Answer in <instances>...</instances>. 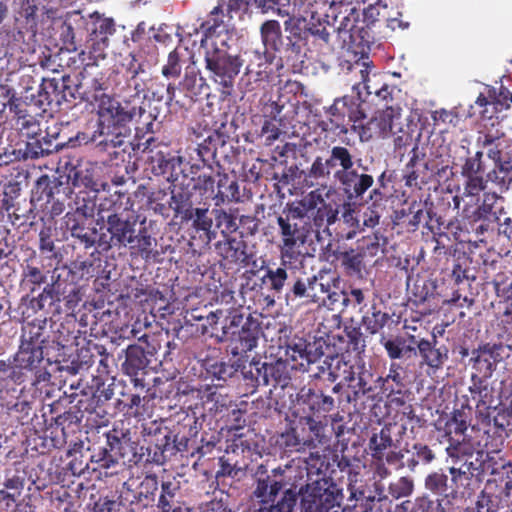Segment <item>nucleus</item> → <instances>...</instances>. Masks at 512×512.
I'll use <instances>...</instances> for the list:
<instances>
[{
	"mask_svg": "<svg viewBox=\"0 0 512 512\" xmlns=\"http://www.w3.org/2000/svg\"><path fill=\"white\" fill-rule=\"evenodd\" d=\"M210 205L207 202L201 203L191 211L192 227L196 231H203L206 234L211 232L213 219L209 216Z\"/></svg>",
	"mask_w": 512,
	"mask_h": 512,
	"instance_id": "62",
	"label": "nucleus"
},
{
	"mask_svg": "<svg viewBox=\"0 0 512 512\" xmlns=\"http://www.w3.org/2000/svg\"><path fill=\"white\" fill-rule=\"evenodd\" d=\"M255 371L257 372L256 383L258 385H272L274 388L278 386L284 388L291 380L289 364L282 359L271 363L265 362L261 365L257 362Z\"/></svg>",
	"mask_w": 512,
	"mask_h": 512,
	"instance_id": "27",
	"label": "nucleus"
},
{
	"mask_svg": "<svg viewBox=\"0 0 512 512\" xmlns=\"http://www.w3.org/2000/svg\"><path fill=\"white\" fill-rule=\"evenodd\" d=\"M343 490L332 479L322 478L307 486L300 512H340Z\"/></svg>",
	"mask_w": 512,
	"mask_h": 512,
	"instance_id": "10",
	"label": "nucleus"
},
{
	"mask_svg": "<svg viewBox=\"0 0 512 512\" xmlns=\"http://www.w3.org/2000/svg\"><path fill=\"white\" fill-rule=\"evenodd\" d=\"M400 117V108L386 106L385 109L378 111L366 123H360L358 135L362 142L370 141L373 138H386L392 133L395 118Z\"/></svg>",
	"mask_w": 512,
	"mask_h": 512,
	"instance_id": "17",
	"label": "nucleus"
},
{
	"mask_svg": "<svg viewBox=\"0 0 512 512\" xmlns=\"http://www.w3.org/2000/svg\"><path fill=\"white\" fill-rule=\"evenodd\" d=\"M190 392L192 397L197 400L195 410H201L199 411L201 417H214L223 412L231 402L227 395L218 391L216 386L202 385L198 388H191Z\"/></svg>",
	"mask_w": 512,
	"mask_h": 512,
	"instance_id": "20",
	"label": "nucleus"
},
{
	"mask_svg": "<svg viewBox=\"0 0 512 512\" xmlns=\"http://www.w3.org/2000/svg\"><path fill=\"white\" fill-rule=\"evenodd\" d=\"M144 113L141 106H131L128 102L121 104L112 97H103L98 105L97 129L91 135L78 133L77 139L85 144L94 143L101 152L116 155L114 149L124 146L130 136L127 124Z\"/></svg>",
	"mask_w": 512,
	"mask_h": 512,
	"instance_id": "2",
	"label": "nucleus"
},
{
	"mask_svg": "<svg viewBox=\"0 0 512 512\" xmlns=\"http://www.w3.org/2000/svg\"><path fill=\"white\" fill-rule=\"evenodd\" d=\"M387 244V239L382 234L376 232L372 235L363 237L357 242L356 248L363 255L365 260L369 262L376 257L380 252L384 251Z\"/></svg>",
	"mask_w": 512,
	"mask_h": 512,
	"instance_id": "48",
	"label": "nucleus"
},
{
	"mask_svg": "<svg viewBox=\"0 0 512 512\" xmlns=\"http://www.w3.org/2000/svg\"><path fill=\"white\" fill-rule=\"evenodd\" d=\"M86 30L92 41L108 45L109 37L116 31L115 21L113 18L105 17L103 14L95 11L88 16Z\"/></svg>",
	"mask_w": 512,
	"mask_h": 512,
	"instance_id": "34",
	"label": "nucleus"
},
{
	"mask_svg": "<svg viewBox=\"0 0 512 512\" xmlns=\"http://www.w3.org/2000/svg\"><path fill=\"white\" fill-rule=\"evenodd\" d=\"M128 63L122 64L124 69L123 76L126 79V87L133 91L132 96H140L145 91H150L151 87L148 86L150 75L145 70V65L140 62L134 54H129Z\"/></svg>",
	"mask_w": 512,
	"mask_h": 512,
	"instance_id": "29",
	"label": "nucleus"
},
{
	"mask_svg": "<svg viewBox=\"0 0 512 512\" xmlns=\"http://www.w3.org/2000/svg\"><path fill=\"white\" fill-rule=\"evenodd\" d=\"M345 13L339 21L337 32L343 41L358 45H368L374 41V34H371L361 22L360 10L355 7L345 6Z\"/></svg>",
	"mask_w": 512,
	"mask_h": 512,
	"instance_id": "19",
	"label": "nucleus"
},
{
	"mask_svg": "<svg viewBox=\"0 0 512 512\" xmlns=\"http://www.w3.org/2000/svg\"><path fill=\"white\" fill-rule=\"evenodd\" d=\"M79 413L80 411L78 410L70 409L54 418L55 429H60L64 438H66L68 434L74 433L78 428L81 422Z\"/></svg>",
	"mask_w": 512,
	"mask_h": 512,
	"instance_id": "63",
	"label": "nucleus"
},
{
	"mask_svg": "<svg viewBox=\"0 0 512 512\" xmlns=\"http://www.w3.org/2000/svg\"><path fill=\"white\" fill-rule=\"evenodd\" d=\"M78 86L81 99L86 101H100L109 97L103 91L107 89L104 75L98 71L97 65H86L78 75Z\"/></svg>",
	"mask_w": 512,
	"mask_h": 512,
	"instance_id": "24",
	"label": "nucleus"
},
{
	"mask_svg": "<svg viewBox=\"0 0 512 512\" xmlns=\"http://www.w3.org/2000/svg\"><path fill=\"white\" fill-rule=\"evenodd\" d=\"M337 260L340 261L344 273L349 277H362V273L366 269L367 261L356 247L340 251Z\"/></svg>",
	"mask_w": 512,
	"mask_h": 512,
	"instance_id": "40",
	"label": "nucleus"
},
{
	"mask_svg": "<svg viewBox=\"0 0 512 512\" xmlns=\"http://www.w3.org/2000/svg\"><path fill=\"white\" fill-rule=\"evenodd\" d=\"M387 5L382 4L381 0H375L374 2H368V7L363 9L361 15V22L365 29H367L371 34H373V28L376 27V24L381 20H385L387 18L386 15Z\"/></svg>",
	"mask_w": 512,
	"mask_h": 512,
	"instance_id": "51",
	"label": "nucleus"
},
{
	"mask_svg": "<svg viewBox=\"0 0 512 512\" xmlns=\"http://www.w3.org/2000/svg\"><path fill=\"white\" fill-rule=\"evenodd\" d=\"M277 225L282 241L279 246L280 259L298 258L301 255L298 249L307 243L312 230L310 223L305 220L304 209L287 203L277 216Z\"/></svg>",
	"mask_w": 512,
	"mask_h": 512,
	"instance_id": "5",
	"label": "nucleus"
},
{
	"mask_svg": "<svg viewBox=\"0 0 512 512\" xmlns=\"http://www.w3.org/2000/svg\"><path fill=\"white\" fill-rule=\"evenodd\" d=\"M327 153L326 158L318 156L311 164L305 178L308 186H314V180L329 179L331 175L337 181L357 165L355 155L345 146H333Z\"/></svg>",
	"mask_w": 512,
	"mask_h": 512,
	"instance_id": "9",
	"label": "nucleus"
},
{
	"mask_svg": "<svg viewBox=\"0 0 512 512\" xmlns=\"http://www.w3.org/2000/svg\"><path fill=\"white\" fill-rule=\"evenodd\" d=\"M484 444L480 450L477 451V455L481 458L482 462L485 463L492 459L491 455L501 452L504 445V438L502 433L497 430L491 432L487 430L483 436Z\"/></svg>",
	"mask_w": 512,
	"mask_h": 512,
	"instance_id": "53",
	"label": "nucleus"
},
{
	"mask_svg": "<svg viewBox=\"0 0 512 512\" xmlns=\"http://www.w3.org/2000/svg\"><path fill=\"white\" fill-rule=\"evenodd\" d=\"M448 504L442 499L433 500L428 495H421L414 499L409 512H452Z\"/></svg>",
	"mask_w": 512,
	"mask_h": 512,
	"instance_id": "64",
	"label": "nucleus"
},
{
	"mask_svg": "<svg viewBox=\"0 0 512 512\" xmlns=\"http://www.w3.org/2000/svg\"><path fill=\"white\" fill-rule=\"evenodd\" d=\"M158 489V477L155 474L146 475L138 486V501L142 503L144 507L153 506Z\"/></svg>",
	"mask_w": 512,
	"mask_h": 512,
	"instance_id": "56",
	"label": "nucleus"
},
{
	"mask_svg": "<svg viewBox=\"0 0 512 512\" xmlns=\"http://www.w3.org/2000/svg\"><path fill=\"white\" fill-rule=\"evenodd\" d=\"M214 172L217 177V192L212 197L215 206H221L226 201H238L240 199L238 182L230 178L223 166H218Z\"/></svg>",
	"mask_w": 512,
	"mask_h": 512,
	"instance_id": "37",
	"label": "nucleus"
},
{
	"mask_svg": "<svg viewBox=\"0 0 512 512\" xmlns=\"http://www.w3.org/2000/svg\"><path fill=\"white\" fill-rule=\"evenodd\" d=\"M412 457L407 458L406 468L414 472L419 464L429 465L432 463L436 456L433 450L426 444L415 443L412 446Z\"/></svg>",
	"mask_w": 512,
	"mask_h": 512,
	"instance_id": "59",
	"label": "nucleus"
},
{
	"mask_svg": "<svg viewBox=\"0 0 512 512\" xmlns=\"http://www.w3.org/2000/svg\"><path fill=\"white\" fill-rule=\"evenodd\" d=\"M238 212L237 208H215L212 210L216 226L221 230V233L225 236L233 234L239 230L238 224Z\"/></svg>",
	"mask_w": 512,
	"mask_h": 512,
	"instance_id": "47",
	"label": "nucleus"
},
{
	"mask_svg": "<svg viewBox=\"0 0 512 512\" xmlns=\"http://www.w3.org/2000/svg\"><path fill=\"white\" fill-rule=\"evenodd\" d=\"M255 60H250L246 66V75H255V81H262L269 77V71L267 70L271 64L272 55L268 52L260 53L254 51Z\"/></svg>",
	"mask_w": 512,
	"mask_h": 512,
	"instance_id": "54",
	"label": "nucleus"
},
{
	"mask_svg": "<svg viewBox=\"0 0 512 512\" xmlns=\"http://www.w3.org/2000/svg\"><path fill=\"white\" fill-rule=\"evenodd\" d=\"M207 126L206 124L202 128L201 123H197L191 127V134L196 140L204 137L195 149L200 163H194L191 166V172L194 174L204 169L213 172L218 166H222L217 154L219 149L226 148L228 136L218 129H208Z\"/></svg>",
	"mask_w": 512,
	"mask_h": 512,
	"instance_id": "11",
	"label": "nucleus"
},
{
	"mask_svg": "<svg viewBox=\"0 0 512 512\" xmlns=\"http://www.w3.org/2000/svg\"><path fill=\"white\" fill-rule=\"evenodd\" d=\"M262 43L265 52L278 51L282 45V32L278 21H265L260 28Z\"/></svg>",
	"mask_w": 512,
	"mask_h": 512,
	"instance_id": "46",
	"label": "nucleus"
},
{
	"mask_svg": "<svg viewBox=\"0 0 512 512\" xmlns=\"http://www.w3.org/2000/svg\"><path fill=\"white\" fill-rule=\"evenodd\" d=\"M43 360V346L20 345L15 362L26 370H33Z\"/></svg>",
	"mask_w": 512,
	"mask_h": 512,
	"instance_id": "49",
	"label": "nucleus"
},
{
	"mask_svg": "<svg viewBox=\"0 0 512 512\" xmlns=\"http://www.w3.org/2000/svg\"><path fill=\"white\" fill-rule=\"evenodd\" d=\"M299 206L305 211V220L311 221L315 227L317 237L320 230L328 231V228L338 219V209L333 204L327 203L317 191L309 193Z\"/></svg>",
	"mask_w": 512,
	"mask_h": 512,
	"instance_id": "14",
	"label": "nucleus"
},
{
	"mask_svg": "<svg viewBox=\"0 0 512 512\" xmlns=\"http://www.w3.org/2000/svg\"><path fill=\"white\" fill-rule=\"evenodd\" d=\"M152 163V170L157 175L169 174L173 176L176 164L180 163V158L165 154L159 150L155 155L150 157Z\"/></svg>",
	"mask_w": 512,
	"mask_h": 512,
	"instance_id": "61",
	"label": "nucleus"
},
{
	"mask_svg": "<svg viewBox=\"0 0 512 512\" xmlns=\"http://www.w3.org/2000/svg\"><path fill=\"white\" fill-rule=\"evenodd\" d=\"M361 324L371 335L377 334L390 319L388 313L381 311L376 303H373L367 310L363 311Z\"/></svg>",
	"mask_w": 512,
	"mask_h": 512,
	"instance_id": "44",
	"label": "nucleus"
},
{
	"mask_svg": "<svg viewBox=\"0 0 512 512\" xmlns=\"http://www.w3.org/2000/svg\"><path fill=\"white\" fill-rule=\"evenodd\" d=\"M350 498L355 499V512H371L376 506V497L371 493L366 494L364 489L356 486V484H348Z\"/></svg>",
	"mask_w": 512,
	"mask_h": 512,
	"instance_id": "60",
	"label": "nucleus"
},
{
	"mask_svg": "<svg viewBox=\"0 0 512 512\" xmlns=\"http://www.w3.org/2000/svg\"><path fill=\"white\" fill-rule=\"evenodd\" d=\"M261 332L260 322L249 315L244 319L240 309H231L225 316L219 342H228L234 356L246 354L257 347Z\"/></svg>",
	"mask_w": 512,
	"mask_h": 512,
	"instance_id": "6",
	"label": "nucleus"
},
{
	"mask_svg": "<svg viewBox=\"0 0 512 512\" xmlns=\"http://www.w3.org/2000/svg\"><path fill=\"white\" fill-rule=\"evenodd\" d=\"M152 362L145 355V352L140 346L134 344L128 345L125 349V360L122 363V371L127 376L131 377L134 385L144 387L143 379L139 378V375L144 374L145 370Z\"/></svg>",
	"mask_w": 512,
	"mask_h": 512,
	"instance_id": "30",
	"label": "nucleus"
},
{
	"mask_svg": "<svg viewBox=\"0 0 512 512\" xmlns=\"http://www.w3.org/2000/svg\"><path fill=\"white\" fill-rule=\"evenodd\" d=\"M297 259L298 258L280 259L281 263L278 267L270 265L262 267L265 274L262 276L261 282L273 293V295L282 294L285 286L288 287V283L290 282V271H294L291 267L292 260Z\"/></svg>",
	"mask_w": 512,
	"mask_h": 512,
	"instance_id": "31",
	"label": "nucleus"
},
{
	"mask_svg": "<svg viewBox=\"0 0 512 512\" xmlns=\"http://www.w3.org/2000/svg\"><path fill=\"white\" fill-rule=\"evenodd\" d=\"M71 188L75 191L87 190L92 193L98 192V183L94 178V170L89 167H83L81 165L73 167L69 170L67 175V182Z\"/></svg>",
	"mask_w": 512,
	"mask_h": 512,
	"instance_id": "39",
	"label": "nucleus"
},
{
	"mask_svg": "<svg viewBox=\"0 0 512 512\" xmlns=\"http://www.w3.org/2000/svg\"><path fill=\"white\" fill-rule=\"evenodd\" d=\"M405 374V369L400 363L392 362L389 366L387 376L377 377L379 393L384 394L387 397L403 394L406 388Z\"/></svg>",
	"mask_w": 512,
	"mask_h": 512,
	"instance_id": "35",
	"label": "nucleus"
},
{
	"mask_svg": "<svg viewBox=\"0 0 512 512\" xmlns=\"http://www.w3.org/2000/svg\"><path fill=\"white\" fill-rule=\"evenodd\" d=\"M371 172L372 169L363 165L362 160L357 158V165L346 171V174L336 182L340 185L348 200L362 199L375 183V178Z\"/></svg>",
	"mask_w": 512,
	"mask_h": 512,
	"instance_id": "16",
	"label": "nucleus"
},
{
	"mask_svg": "<svg viewBox=\"0 0 512 512\" xmlns=\"http://www.w3.org/2000/svg\"><path fill=\"white\" fill-rule=\"evenodd\" d=\"M201 203L192 189L179 188L172 191L169 206L175 212L176 217L188 222L191 218V211Z\"/></svg>",
	"mask_w": 512,
	"mask_h": 512,
	"instance_id": "36",
	"label": "nucleus"
},
{
	"mask_svg": "<svg viewBox=\"0 0 512 512\" xmlns=\"http://www.w3.org/2000/svg\"><path fill=\"white\" fill-rule=\"evenodd\" d=\"M464 212L463 225L465 229L468 232H473L478 241L484 242L486 234L494 231L496 221L499 218L472 217V215H468L467 210Z\"/></svg>",
	"mask_w": 512,
	"mask_h": 512,
	"instance_id": "43",
	"label": "nucleus"
},
{
	"mask_svg": "<svg viewBox=\"0 0 512 512\" xmlns=\"http://www.w3.org/2000/svg\"><path fill=\"white\" fill-rule=\"evenodd\" d=\"M329 116L321 120L318 127L322 132H333L337 135H347L349 124L351 129L357 133L360 123L366 118L360 98L350 95L335 98L332 105L325 109Z\"/></svg>",
	"mask_w": 512,
	"mask_h": 512,
	"instance_id": "7",
	"label": "nucleus"
},
{
	"mask_svg": "<svg viewBox=\"0 0 512 512\" xmlns=\"http://www.w3.org/2000/svg\"><path fill=\"white\" fill-rule=\"evenodd\" d=\"M61 78H43L38 90V103L40 106H61L64 96L61 95Z\"/></svg>",
	"mask_w": 512,
	"mask_h": 512,
	"instance_id": "42",
	"label": "nucleus"
},
{
	"mask_svg": "<svg viewBox=\"0 0 512 512\" xmlns=\"http://www.w3.org/2000/svg\"><path fill=\"white\" fill-rule=\"evenodd\" d=\"M72 195L73 189L68 184L42 176L32 192L31 203L34 208L41 209L46 217L53 220L65 211Z\"/></svg>",
	"mask_w": 512,
	"mask_h": 512,
	"instance_id": "8",
	"label": "nucleus"
},
{
	"mask_svg": "<svg viewBox=\"0 0 512 512\" xmlns=\"http://www.w3.org/2000/svg\"><path fill=\"white\" fill-rule=\"evenodd\" d=\"M256 486L253 495L261 504V512H270L272 509H278L277 512H297V503L299 495L301 499L307 491V486L314 482L301 487L299 492L295 489L288 488L281 495L280 492L284 488V479H276L273 475H269L267 466L261 464L255 472Z\"/></svg>",
	"mask_w": 512,
	"mask_h": 512,
	"instance_id": "4",
	"label": "nucleus"
},
{
	"mask_svg": "<svg viewBox=\"0 0 512 512\" xmlns=\"http://www.w3.org/2000/svg\"><path fill=\"white\" fill-rule=\"evenodd\" d=\"M180 86L191 100H197L204 90H208L204 78L200 75L199 69L193 64L185 68V75Z\"/></svg>",
	"mask_w": 512,
	"mask_h": 512,
	"instance_id": "41",
	"label": "nucleus"
},
{
	"mask_svg": "<svg viewBox=\"0 0 512 512\" xmlns=\"http://www.w3.org/2000/svg\"><path fill=\"white\" fill-rule=\"evenodd\" d=\"M330 361L332 370V383L336 382L338 379H341L348 385L349 382L353 381V373H355L354 363L345 360L343 355L339 354H333L330 356Z\"/></svg>",
	"mask_w": 512,
	"mask_h": 512,
	"instance_id": "55",
	"label": "nucleus"
},
{
	"mask_svg": "<svg viewBox=\"0 0 512 512\" xmlns=\"http://www.w3.org/2000/svg\"><path fill=\"white\" fill-rule=\"evenodd\" d=\"M489 159L493 161V168L487 172V179L501 189H508L512 183V156L510 152H503L502 142L488 150Z\"/></svg>",
	"mask_w": 512,
	"mask_h": 512,
	"instance_id": "23",
	"label": "nucleus"
},
{
	"mask_svg": "<svg viewBox=\"0 0 512 512\" xmlns=\"http://www.w3.org/2000/svg\"><path fill=\"white\" fill-rule=\"evenodd\" d=\"M318 272L308 275L305 271H290V282L285 292L287 301H300L302 305L318 304L323 293L327 292L328 282Z\"/></svg>",
	"mask_w": 512,
	"mask_h": 512,
	"instance_id": "12",
	"label": "nucleus"
},
{
	"mask_svg": "<svg viewBox=\"0 0 512 512\" xmlns=\"http://www.w3.org/2000/svg\"><path fill=\"white\" fill-rule=\"evenodd\" d=\"M143 434L151 437L147 447V461L162 465L166 462L168 456L175 455L181 451V448L172 440L171 432L167 427H163L156 421L143 426Z\"/></svg>",
	"mask_w": 512,
	"mask_h": 512,
	"instance_id": "13",
	"label": "nucleus"
},
{
	"mask_svg": "<svg viewBox=\"0 0 512 512\" xmlns=\"http://www.w3.org/2000/svg\"><path fill=\"white\" fill-rule=\"evenodd\" d=\"M354 371V379L348 384V387L352 390L354 400L376 391L379 392L377 377H375L371 368L366 367L363 361L354 362Z\"/></svg>",
	"mask_w": 512,
	"mask_h": 512,
	"instance_id": "32",
	"label": "nucleus"
},
{
	"mask_svg": "<svg viewBox=\"0 0 512 512\" xmlns=\"http://www.w3.org/2000/svg\"><path fill=\"white\" fill-rule=\"evenodd\" d=\"M105 222L106 232L99 234L97 246L102 251L113 247H129L136 254L148 259L156 242L145 226L146 218L140 220L139 214L123 218H110Z\"/></svg>",
	"mask_w": 512,
	"mask_h": 512,
	"instance_id": "3",
	"label": "nucleus"
},
{
	"mask_svg": "<svg viewBox=\"0 0 512 512\" xmlns=\"http://www.w3.org/2000/svg\"><path fill=\"white\" fill-rule=\"evenodd\" d=\"M393 439L391 431L388 427L381 428L379 433H374L369 440V449L374 459L382 461L385 451L392 447Z\"/></svg>",
	"mask_w": 512,
	"mask_h": 512,
	"instance_id": "52",
	"label": "nucleus"
},
{
	"mask_svg": "<svg viewBox=\"0 0 512 512\" xmlns=\"http://www.w3.org/2000/svg\"><path fill=\"white\" fill-rule=\"evenodd\" d=\"M448 353V348L443 344H439L435 334H432L429 339L419 337L417 357L420 358V365L427 366L433 373L443 368L448 360Z\"/></svg>",
	"mask_w": 512,
	"mask_h": 512,
	"instance_id": "22",
	"label": "nucleus"
},
{
	"mask_svg": "<svg viewBox=\"0 0 512 512\" xmlns=\"http://www.w3.org/2000/svg\"><path fill=\"white\" fill-rule=\"evenodd\" d=\"M504 345L502 343H484L472 351V367L484 378H490L497 364L503 360Z\"/></svg>",
	"mask_w": 512,
	"mask_h": 512,
	"instance_id": "21",
	"label": "nucleus"
},
{
	"mask_svg": "<svg viewBox=\"0 0 512 512\" xmlns=\"http://www.w3.org/2000/svg\"><path fill=\"white\" fill-rule=\"evenodd\" d=\"M240 367L241 364L238 362L226 363L223 361H214L208 364L206 370L213 379L226 382L228 379L238 377Z\"/></svg>",
	"mask_w": 512,
	"mask_h": 512,
	"instance_id": "58",
	"label": "nucleus"
},
{
	"mask_svg": "<svg viewBox=\"0 0 512 512\" xmlns=\"http://www.w3.org/2000/svg\"><path fill=\"white\" fill-rule=\"evenodd\" d=\"M219 248L223 258L231 264L245 268L254 262V254L249 251L248 244L242 239H227Z\"/></svg>",
	"mask_w": 512,
	"mask_h": 512,
	"instance_id": "33",
	"label": "nucleus"
},
{
	"mask_svg": "<svg viewBox=\"0 0 512 512\" xmlns=\"http://www.w3.org/2000/svg\"><path fill=\"white\" fill-rule=\"evenodd\" d=\"M134 201L127 192L115 191L102 199L98 206V216L102 221L110 218H123L137 214L133 209Z\"/></svg>",
	"mask_w": 512,
	"mask_h": 512,
	"instance_id": "26",
	"label": "nucleus"
},
{
	"mask_svg": "<svg viewBox=\"0 0 512 512\" xmlns=\"http://www.w3.org/2000/svg\"><path fill=\"white\" fill-rule=\"evenodd\" d=\"M411 157L404 169L405 184L408 187H418L427 183V169L426 162L421 163L419 147L417 144L411 150Z\"/></svg>",
	"mask_w": 512,
	"mask_h": 512,
	"instance_id": "38",
	"label": "nucleus"
},
{
	"mask_svg": "<svg viewBox=\"0 0 512 512\" xmlns=\"http://www.w3.org/2000/svg\"><path fill=\"white\" fill-rule=\"evenodd\" d=\"M130 433L123 432L114 425L113 429L107 432V446L94 449L91 454V462L98 464L100 468L108 469L114 466L119 459H125L127 448L130 447Z\"/></svg>",
	"mask_w": 512,
	"mask_h": 512,
	"instance_id": "15",
	"label": "nucleus"
},
{
	"mask_svg": "<svg viewBox=\"0 0 512 512\" xmlns=\"http://www.w3.org/2000/svg\"><path fill=\"white\" fill-rule=\"evenodd\" d=\"M221 7H214L207 18L195 29L201 33L200 48L204 53L205 69L208 76L218 85L229 89L243 66L239 55L229 52L231 39L228 25L219 17Z\"/></svg>",
	"mask_w": 512,
	"mask_h": 512,
	"instance_id": "1",
	"label": "nucleus"
},
{
	"mask_svg": "<svg viewBox=\"0 0 512 512\" xmlns=\"http://www.w3.org/2000/svg\"><path fill=\"white\" fill-rule=\"evenodd\" d=\"M419 337L409 332L391 337L382 336L380 344L391 360L416 358Z\"/></svg>",
	"mask_w": 512,
	"mask_h": 512,
	"instance_id": "25",
	"label": "nucleus"
},
{
	"mask_svg": "<svg viewBox=\"0 0 512 512\" xmlns=\"http://www.w3.org/2000/svg\"><path fill=\"white\" fill-rule=\"evenodd\" d=\"M425 488L437 496L449 497L456 491L449 485V478L441 471L428 474L425 478Z\"/></svg>",
	"mask_w": 512,
	"mask_h": 512,
	"instance_id": "50",
	"label": "nucleus"
},
{
	"mask_svg": "<svg viewBox=\"0 0 512 512\" xmlns=\"http://www.w3.org/2000/svg\"><path fill=\"white\" fill-rule=\"evenodd\" d=\"M185 63V52L175 48L168 54L167 61L162 66L161 73L166 79H177L180 77Z\"/></svg>",
	"mask_w": 512,
	"mask_h": 512,
	"instance_id": "57",
	"label": "nucleus"
},
{
	"mask_svg": "<svg viewBox=\"0 0 512 512\" xmlns=\"http://www.w3.org/2000/svg\"><path fill=\"white\" fill-rule=\"evenodd\" d=\"M74 198L67 203L71 211L82 214L84 217L92 218L96 208V193L87 190H73Z\"/></svg>",
	"mask_w": 512,
	"mask_h": 512,
	"instance_id": "45",
	"label": "nucleus"
},
{
	"mask_svg": "<svg viewBox=\"0 0 512 512\" xmlns=\"http://www.w3.org/2000/svg\"><path fill=\"white\" fill-rule=\"evenodd\" d=\"M282 109L283 106L279 105L277 102H271L265 107L259 137L263 139V143L266 146L273 145L282 134H285L283 130V119L281 117Z\"/></svg>",
	"mask_w": 512,
	"mask_h": 512,
	"instance_id": "28",
	"label": "nucleus"
},
{
	"mask_svg": "<svg viewBox=\"0 0 512 512\" xmlns=\"http://www.w3.org/2000/svg\"><path fill=\"white\" fill-rule=\"evenodd\" d=\"M297 403L309 419L326 417L335 408L334 398L316 387H302L297 393Z\"/></svg>",
	"mask_w": 512,
	"mask_h": 512,
	"instance_id": "18",
	"label": "nucleus"
}]
</instances>
